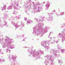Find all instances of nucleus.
I'll use <instances>...</instances> for the list:
<instances>
[{
	"mask_svg": "<svg viewBox=\"0 0 65 65\" xmlns=\"http://www.w3.org/2000/svg\"><path fill=\"white\" fill-rule=\"evenodd\" d=\"M61 52H64V50H61Z\"/></svg>",
	"mask_w": 65,
	"mask_h": 65,
	"instance_id": "f257e3e1",
	"label": "nucleus"
}]
</instances>
